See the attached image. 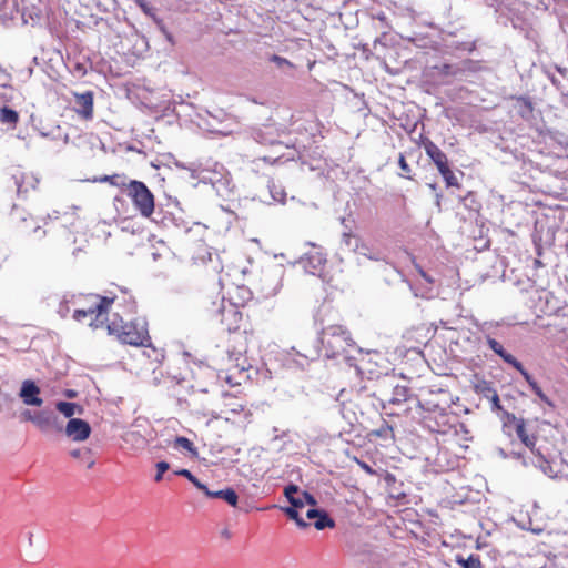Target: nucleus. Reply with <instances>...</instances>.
Instances as JSON below:
<instances>
[{
  "label": "nucleus",
  "mask_w": 568,
  "mask_h": 568,
  "mask_svg": "<svg viewBox=\"0 0 568 568\" xmlns=\"http://www.w3.org/2000/svg\"><path fill=\"white\" fill-rule=\"evenodd\" d=\"M324 355L327 358H335L346 352L347 348H354L359 355L362 349L356 347L349 331L342 325H329L324 327L318 337Z\"/></svg>",
  "instance_id": "1"
},
{
  "label": "nucleus",
  "mask_w": 568,
  "mask_h": 568,
  "mask_svg": "<svg viewBox=\"0 0 568 568\" xmlns=\"http://www.w3.org/2000/svg\"><path fill=\"white\" fill-rule=\"evenodd\" d=\"M106 329L110 335H115L123 344L146 346V342L150 341L145 325L138 321L123 323L122 318L119 322L113 320L106 325Z\"/></svg>",
  "instance_id": "2"
},
{
  "label": "nucleus",
  "mask_w": 568,
  "mask_h": 568,
  "mask_svg": "<svg viewBox=\"0 0 568 568\" xmlns=\"http://www.w3.org/2000/svg\"><path fill=\"white\" fill-rule=\"evenodd\" d=\"M126 195L132 200L134 207L144 217H150L155 207L154 195L146 184L138 180H129Z\"/></svg>",
  "instance_id": "3"
},
{
  "label": "nucleus",
  "mask_w": 568,
  "mask_h": 568,
  "mask_svg": "<svg viewBox=\"0 0 568 568\" xmlns=\"http://www.w3.org/2000/svg\"><path fill=\"white\" fill-rule=\"evenodd\" d=\"M306 245H310L312 250L300 257L298 264L302 265L305 272L315 275L321 272L326 264V253L321 246L313 242H306Z\"/></svg>",
  "instance_id": "4"
},
{
  "label": "nucleus",
  "mask_w": 568,
  "mask_h": 568,
  "mask_svg": "<svg viewBox=\"0 0 568 568\" xmlns=\"http://www.w3.org/2000/svg\"><path fill=\"white\" fill-rule=\"evenodd\" d=\"M40 393L41 389L34 381L26 379L22 382L18 395L24 405L41 407L43 399L40 397Z\"/></svg>",
  "instance_id": "5"
},
{
  "label": "nucleus",
  "mask_w": 568,
  "mask_h": 568,
  "mask_svg": "<svg viewBox=\"0 0 568 568\" xmlns=\"http://www.w3.org/2000/svg\"><path fill=\"white\" fill-rule=\"evenodd\" d=\"M64 433L74 442H83L90 437L91 426L81 418H71L68 420Z\"/></svg>",
  "instance_id": "6"
},
{
  "label": "nucleus",
  "mask_w": 568,
  "mask_h": 568,
  "mask_svg": "<svg viewBox=\"0 0 568 568\" xmlns=\"http://www.w3.org/2000/svg\"><path fill=\"white\" fill-rule=\"evenodd\" d=\"M280 136L281 133L274 124H265L252 131V138L263 145L282 144Z\"/></svg>",
  "instance_id": "7"
},
{
  "label": "nucleus",
  "mask_w": 568,
  "mask_h": 568,
  "mask_svg": "<svg viewBox=\"0 0 568 568\" xmlns=\"http://www.w3.org/2000/svg\"><path fill=\"white\" fill-rule=\"evenodd\" d=\"M90 298L93 300L91 304L97 312V316L89 323V326L98 328L103 325L104 321L100 318L108 313L109 307L113 303L114 298L100 295H90Z\"/></svg>",
  "instance_id": "8"
},
{
  "label": "nucleus",
  "mask_w": 568,
  "mask_h": 568,
  "mask_svg": "<svg viewBox=\"0 0 568 568\" xmlns=\"http://www.w3.org/2000/svg\"><path fill=\"white\" fill-rule=\"evenodd\" d=\"M74 110L83 119L90 120L93 116V93L85 91L84 93L75 94Z\"/></svg>",
  "instance_id": "9"
},
{
  "label": "nucleus",
  "mask_w": 568,
  "mask_h": 568,
  "mask_svg": "<svg viewBox=\"0 0 568 568\" xmlns=\"http://www.w3.org/2000/svg\"><path fill=\"white\" fill-rule=\"evenodd\" d=\"M11 181L17 189L18 196H24L30 189H36L39 182L33 175L23 172L12 175Z\"/></svg>",
  "instance_id": "10"
},
{
  "label": "nucleus",
  "mask_w": 568,
  "mask_h": 568,
  "mask_svg": "<svg viewBox=\"0 0 568 568\" xmlns=\"http://www.w3.org/2000/svg\"><path fill=\"white\" fill-rule=\"evenodd\" d=\"M474 64V61L465 60L460 64L444 63L443 65L437 67V69L442 75L462 78L466 71H475Z\"/></svg>",
  "instance_id": "11"
},
{
  "label": "nucleus",
  "mask_w": 568,
  "mask_h": 568,
  "mask_svg": "<svg viewBox=\"0 0 568 568\" xmlns=\"http://www.w3.org/2000/svg\"><path fill=\"white\" fill-rule=\"evenodd\" d=\"M424 149L438 171L449 165L447 155L433 141L427 140L424 142Z\"/></svg>",
  "instance_id": "12"
},
{
  "label": "nucleus",
  "mask_w": 568,
  "mask_h": 568,
  "mask_svg": "<svg viewBox=\"0 0 568 568\" xmlns=\"http://www.w3.org/2000/svg\"><path fill=\"white\" fill-rule=\"evenodd\" d=\"M513 99L515 100L514 108H515L517 114L523 120H526V121L530 120L534 114V104H532L531 99L529 97H525V95L513 97Z\"/></svg>",
  "instance_id": "13"
},
{
  "label": "nucleus",
  "mask_w": 568,
  "mask_h": 568,
  "mask_svg": "<svg viewBox=\"0 0 568 568\" xmlns=\"http://www.w3.org/2000/svg\"><path fill=\"white\" fill-rule=\"evenodd\" d=\"M530 463L535 467H538L548 477H550V478L557 477V473L554 470L551 464L541 454L539 448L536 450V454H534V458L530 459Z\"/></svg>",
  "instance_id": "14"
},
{
  "label": "nucleus",
  "mask_w": 568,
  "mask_h": 568,
  "mask_svg": "<svg viewBox=\"0 0 568 568\" xmlns=\"http://www.w3.org/2000/svg\"><path fill=\"white\" fill-rule=\"evenodd\" d=\"M516 434L518 436V438L521 440V443L528 447L532 454H536V450L535 449V445H536V440L537 438L535 436H529L526 432V425H525V420L524 419H520L517 422V425H516Z\"/></svg>",
  "instance_id": "15"
},
{
  "label": "nucleus",
  "mask_w": 568,
  "mask_h": 568,
  "mask_svg": "<svg viewBox=\"0 0 568 568\" xmlns=\"http://www.w3.org/2000/svg\"><path fill=\"white\" fill-rule=\"evenodd\" d=\"M210 498L223 499L232 507H236L239 501L236 491L231 487L221 490H214L213 494H210Z\"/></svg>",
  "instance_id": "16"
},
{
  "label": "nucleus",
  "mask_w": 568,
  "mask_h": 568,
  "mask_svg": "<svg viewBox=\"0 0 568 568\" xmlns=\"http://www.w3.org/2000/svg\"><path fill=\"white\" fill-rule=\"evenodd\" d=\"M55 408L59 413L69 419H71L75 413L81 414L83 410L82 407L75 403L62 400L55 404Z\"/></svg>",
  "instance_id": "17"
},
{
  "label": "nucleus",
  "mask_w": 568,
  "mask_h": 568,
  "mask_svg": "<svg viewBox=\"0 0 568 568\" xmlns=\"http://www.w3.org/2000/svg\"><path fill=\"white\" fill-rule=\"evenodd\" d=\"M409 396L410 389L407 386L396 385L388 402L392 405H399L408 400Z\"/></svg>",
  "instance_id": "18"
},
{
  "label": "nucleus",
  "mask_w": 568,
  "mask_h": 568,
  "mask_svg": "<svg viewBox=\"0 0 568 568\" xmlns=\"http://www.w3.org/2000/svg\"><path fill=\"white\" fill-rule=\"evenodd\" d=\"M455 562L462 566V568H483L480 557L475 554L469 555L467 558L457 554L455 556Z\"/></svg>",
  "instance_id": "19"
},
{
  "label": "nucleus",
  "mask_w": 568,
  "mask_h": 568,
  "mask_svg": "<svg viewBox=\"0 0 568 568\" xmlns=\"http://www.w3.org/2000/svg\"><path fill=\"white\" fill-rule=\"evenodd\" d=\"M52 410H39L37 412V417L34 420V425L42 432L47 433L50 430Z\"/></svg>",
  "instance_id": "20"
},
{
  "label": "nucleus",
  "mask_w": 568,
  "mask_h": 568,
  "mask_svg": "<svg viewBox=\"0 0 568 568\" xmlns=\"http://www.w3.org/2000/svg\"><path fill=\"white\" fill-rule=\"evenodd\" d=\"M314 527L317 529V530H323L325 528H333L335 527V521L334 519H332L329 517V515L327 514V511H325L324 509H322L320 511V515L316 516L315 520H314Z\"/></svg>",
  "instance_id": "21"
},
{
  "label": "nucleus",
  "mask_w": 568,
  "mask_h": 568,
  "mask_svg": "<svg viewBox=\"0 0 568 568\" xmlns=\"http://www.w3.org/2000/svg\"><path fill=\"white\" fill-rule=\"evenodd\" d=\"M280 509L291 519V520H294L295 524L300 527V528H306L308 527V523L305 521L301 516H300V513H298V509H295L294 507H291V506H285V507H280Z\"/></svg>",
  "instance_id": "22"
},
{
  "label": "nucleus",
  "mask_w": 568,
  "mask_h": 568,
  "mask_svg": "<svg viewBox=\"0 0 568 568\" xmlns=\"http://www.w3.org/2000/svg\"><path fill=\"white\" fill-rule=\"evenodd\" d=\"M0 120L3 123L16 124L19 120V114L16 110L3 105L0 108Z\"/></svg>",
  "instance_id": "23"
},
{
  "label": "nucleus",
  "mask_w": 568,
  "mask_h": 568,
  "mask_svg": "<svg viewBox=\"0 0 568 568\" xmlns=\"http://www.w3.org/2000/svg\"><path fill=\"white\" fill-rule=\"evenodd\" d=\"M267 187H268L271 197L274 201L280 202V203L285 202L286 193L282 186L276 185L275 182L271 180V181H268Z\"/></svg>",
  "instance_id": "24"
},
{
  "label": "nucleus",
  "mask_w": 568,
  "mask_h": 568,
  "mask_svg": "<svg viewBox=\"0 0 568 568\" xmlns=\"http://www.w3.org/2000/svg\"><path fill=\"white\" fill-rule=\"evenodd\" d=\"M345 229L348 231L343 232L342 242L349 251L356 252L358 250L359 240L352 234L347 225H345Z\"/></svg>",
  "instance_id": "25"
},
{
  "label": "nucleus",
  "mask_w": 568,
  "mask_h": 568,
  "mask_svg": "<svg viewBox=\"0 0 568 568\" xmlns=\"http://www.w3.org/2000/svg\"><path fill=\"white\" fill-rule=\"evenodd\" d=\"M100 182H109L110 184L119 187L128 186V178L124 174L104 175L99 179Z\"/></svg>",
  "instance_id": "26"
},
{
  "label": "nucleus",
  "mask_w": 568,
  "mask_h": 568,
  "mask_svg": "<svg viewBox=\"0 0 568 568\" xmlns=\"http://www.w3.org/2000/svg\"><path fill=\"white\" fill-rule=\"evenodd\" d=\"M174 447H181L189 453H191L192 456H197V448L194 446V444L184 436H176L174 439Z\"/></svg>",
  "instance_id": "27"
},
{
  "label": "nucleus",
  "mask_w": 568,
  "mask_h": 568,
  "mask_svg": "<svg viewBox=\"0 0 568 568\" xmlns=\"http://www.w3.org/2000/svg\"><path fill=\"white\" fill-rule=\"evenodd\" d=\"M372 434L384 439H390L394 437L393 427L386 420H383L382 425L377 429L373 430Z\"/></svg>",
  "instance_id": "28"
},
{
  "label": "nucleus",
  "mask_w": 568,
  "mask_h": 568,
  "mask_svg": "<svg viewBox=\"0 0 568 568\" xmlns=\"http://www.w3.org/2000/svg\"><path fill=\"white\" fill-rule=\"evenodd\" d=\"M339 359V363H344L345 365L349 366V367H354L357 372V374H362V371L361 368L357 366V358L349 354V348L346 349L345 353H343V355H339L337 357Z\"/></svg>",
  "instance_id": "29"
},
{
  "label": "nucleus",
  "mask_w": 568,
  "mask_h": 568,
  "mask_svg": "<svg viewBox=\"0 0 568 568\" xmlns=\"http://www.w3.org/2000/svg\"><path fill=\"white\" fill-rule=\"evenodd\" d=\"M268 61L273 62L280 70L283 71L294 68V64L290 60L277 54H271Z\"/></svg>",
  "instance_id": "30"
},
{
  "label": "nucleus",
  "mask_w": 568,
  "mask_h": 568,
  "mask_svg": "<svg viewBox=\"0 0 568 568\" xmlns=\"http://www.w3.org/2000/svg\"><path fill=\"white\" fill-rule=\"evenodd\" d=\"M438 172L440 173V175L445 180L447 186H457V187H459L458 179L456 178L454 172L450 170L449 165L446 166L445 169L438 171Z\"/></svg>",
  "instance_id": "31"
},
{
  "label": "nucleus",
  "mask_w": 568,
  "mask_h": 568,
  "mask_svg": "<svg viewBox=\"0 0 568 568\" xmlns=\"http://www.w3.org/2000/svg\"><path fill=\"white\" fill-rule=\"evenodd\" d=\"M487 345L489 348L497 354L500 358L504 359V356H507L509 353L503 347V345L496 341L495 338L487 337Z\"/></svg>",
  "instance_id": "32"
},
{
  "label": "nucleus",
  "mask_w": 568,
  "mask_h": 568,
  "mask_svg": "<svg viewBox=\"0 0 568 568\" xmlns=\"http://www.w3.org/2000/svg\"><path fill=\"white\" fill-rule=\"evenodd\" d=\"M93 314L97 315V312L93 308L92 304H90L88 307L85 308H79V310H75L73 312V318L77 321V322H83L84 318H87L88 316H92Z\"/></svg>",
  "instance_id": "33"
},
{
  "label": "nucleus",
  "mask_w": 568,
  "mask_h": 568,
  "mask_svg": "<svg viewBox=\"0 0 568 568\" xmlns=\"http://www.w3.org/2000/svg\"><path fill=\"white\" fill-rule=\"evenodd\" d=\"M155 468H156V474H155L154 480L159 483L163 479L164 473L170 469V464L165 460H161L155 464Z\"/></svg>",
  "instance_id": "34"
},
{
  "label": "nucleus",
  "mask_w": 568,
  "mask_h": 568,
  "mask_svg": "<svg viewBox=\"0 0 568 568\" xmlns=\"http://www.w3.org/2000/svg\"><path fill=\"white\" fill-rule=\"evenodd\" d=\"M505 363L511 365L515 369H517L520 374L526 369L523 364L510 353L507 356H504L503 359Z\"/></svg>",
  "instance_id": "35"
},
{
  "label": "nucleus",
  "mask_w": 568,
  "mask_h": 568,
  "mask_svg": "<svg viewBox=\"0 0 568 568\" xmlns=\"http://www.w3.org/2000/svg\"><path fill=\"white\" fill-rule=\"evenodd\" d=\"M501 419L504 422V426L508 427L511 424L516 426L517 422L520 420L521 418H517L513 413H509L507 410H501Z\"/></svg>",
  "instance_id": "36"
},
{
  "label": "nucleus",
  "mask_w": 568,
  "mask_h": 568,
  "mask_svg": "<svg viewBox=\"0 0 568 568\" xmlns=\"http://www.w3.org/2000/svg\"><path fill=\"white\" fill-rule=\"evenodd\" d=\"M539 398L541 402H544L547 406H549L550 408H555V404L554 402L542 392V389L539 387V385H537L536 387H534L531 389Z\"/></svg>",
  "instance_id": "37"
},
{
  "label": "nucleus",
  "mask_w": 568,
  "mask_h": 568,
  "mask_svg": "<svg viewBox=\"0 0 568 568\" xmlns=\"http://www.w3.org/2000/svg\"><path fill=\"white\" fill-rule=\"evenodd\" d=\"M487 390L493 393V395L490 397L491 410H494V412L495 410H498V412L504 410L501 405H500L499 396L496 393V390L490 388V387H488Z\"/></svg>",
  "instance_id": "38"
},
{
  "label": "nucleus",
  "mask_w": 568,
  "mask_h": 568,
  "mask_svg": "<svg viewBox=\"0 0 568 568\" xmlns=\"http://www.w3.org/2000/svg\"><path fill=\"white\" fill-rule=\"evenodd\" d=\"M398 165L399 168L402 169V171L404 172V174H400L402 176L406 178V179H412L409 176V172L412 171L410 170V166L408 165V163L406 162V159H405V155L403 153L399 154V159H398Z\"/></svg>",
  "instance_id": "39"
},
{
  "label": "nucleus",
  "mask_w": 568,
  "mask_h": 568,
  "mask_svg": "<svg viewBox=\"0 0 568 568\" xmlns=\"http://www.w3.org/2000/svg\"><path fill=\"white\" fill-rule=\"evenodd\" d=\"M10 89L11 87L7 83H2L0 85V103H8L11 101L12 97L7 92Z\"/></svg>",
  "instance_id": "40"
},
{
  "label": "nucleus",
  "mask_w": 568,
  "mask_h": 568,
  "mask_svg": "<svg viewBox=\"0 0 568 568\" xmlns=\"http://www.w3.org/2000/svg\"><path fill=\"white\" fill-rule=\"evenodd\" d=\"M300 491V487L295 484H288L285 488H284V495L285 497L287 498V500H291L293 498H295V495Z\"/></svg>",
  "instance_id": "41"
},
{
  "label": "nucleus",
  "mask_w": 568,
  "mask_h": 568,
  "mask_svg": "<svg viewBox=\"0 0 568 568\" xmlns=\"http://www.w3.org/2000/svg\"><path fill=\"white\" fill-rule=\"evenodd\" d=\"M139 6V8L149 17H151L153 19V17H158L155 13H154V9L152 7L149 6V3L145 1V0H141L136 3Z\"/></svg>",
  "instance_id": "42"
},
{
  "label": "nucleus",
  "mask_w": 568,
  "mask_h": 568,
  "mask_svg": "<svg viewBox=\"0 0 568 568\" xmlns=\"http://www.w3.org/2000/svg\"><path fill=\"white\" fill-rule=\"evenodd\" d=\"M174 475L184 477L192 484H194L197 480V478L189 469L185 468L175 470Z\"/></svg>",
  "instance_id": "43"
},
{
  "label": "nucleus",
  "mask_w": 568,
  "mask_h": 568,
  "mask_svg": "<svg viewBox=\"0 0 568 568\" xmlns=\"http://www.w3.org/2000/svg\"><path fill=\"white\" fill-rule=\"evenodd\" d=\"M50 429H54L57 432H62L64 429L61 419L53 412L51 416Z\"/></svg>",
  "instance_id": "44"
},
{
  "label": "nucleus",
  "mask_w": 568,
  "mask_h": 568,
  "mask_svg": "<svg viewBox=\"0 0 568 568\" xmlns=\"http://www.w3.org/2000/svg\"><path fill=\"white\" fill-rule=\"evenodd\" d=\"M20 417H21V419L23 422H31L32 424H34V420H36V417H37V412L32 413L30 409H24L21 413Z\"/></svg>",
  "instance_id": "45"
},
{
  "label": "nucleus",
  "mask_w": 568,
  "mask_h": 568,
  "mask_svg": "<svg viewBox=\"0 0 568 568\" xmlns=\"http://www.w3.org/2000/svg\"><path fill=\"white\" fill-rule=\"evenodd\" d=\"M302 499L304 501V505L307 504L310 506H316L317 505V500L316 498L310 494L308 491H303L302 493Z\"/></svg>",
  "instance_id": "46"
},
{
  "label": "nucleus",
  "mask_w": 568,
  "mask_h": 568,
  "mask_svg": "<svg viewBox=\"0 0 568 568\" xmlns=\"http://www.w3.org/2000/svg\"><path fill=\"white\" fill-rule=\"evenodd\" d=\"M521 375L525 378V381L528 383V385L530 386L531 389L538 385V383L534 379V377L528 373L527 369H525L521 373Z\"/></svg>",
  "instance_id": "47"
},
{
  "label": "nucleus",
  "mask_w": 568,
  "mask_h": 568,
  "mask_svg": "<svg viewBox=\"0 0 568 568\" xmlns=\"http://www.w3.org/2000/svg\"><path fill=\"white\" fill-rule=\"evenodd\" d=\"M521 375L525 378V381L528 383V385L530 386L531 389L538 385V383L534 379V377L528 373L527 369H525L521 373Z\"/></svg>",
  "instance_id": "48"
},
{
  "label": "nucleus",
  "mask_w": 568,
  "mask_h": 568,
  "mask_svg": "<svg viewBox=\"0 0 568 568\" xmlns=\"http://www.w3.org/2000/svg\"><path fill=\"white\" fill-rule=\"evenodd\" d=\"M197 489L202 490L206 497L210 498V494H213V490H210L206 485L201 483L199 479L193 484Z\"/></svg>",
  "instance_id": "49"
},
{
  "label": "nucleus",
  "mask_w": 568,
  "mask_h": 568,
  "mask_svg": "<svg viewBox=\"0 0 568 568\" xmlns=\"http://www.w3.org/2000/svg\"><path fill=\"white\" fill-rule=\"evenodd\" d=\"M288 503L291 504L290 505L291 507H294L295 509H298V510L304 507L303 499L298 498V497H295V498L288 500Z\"/></svg>",
  "instance_id": "50"
},
{
  "label": "nucleus",
  "mask_w": 568,
  "mask_h": 568,
  "mask_svg": "<svg viewBox=\"0 0 568 568\" xmlns=\"http://www.w3.org/2000/svg\"><path fill=\"white\" fill-rule=\"evenodd\" d=\"M153 21L156 24L158 29L162 32H166V27L164 24V21L159 17H153Z\"/></svg>",
  "instance_id": "51"
},
{
  "label": "nucleus",
  "mask_w": 568,
  "mask_h": 568,
  "mask_svg": "<svg viewBox=\"0 0 568 568\" xmlns=\"http://www.w3.org/2000/svg\"><path fill=\"white\" fill-rule=\"evenodd\" d=\"M58 313L60 314L61 317H67V315L69 313V307L67 305V302H61L60 303Z\"/></svg>",
  "instance_id": "52"
},
{
  "label": "nucleus",
  "mask_w": 568,
  "mask_h": 568,
  "mask_svg": "<svg viewBox=\"0 0 568 568\" xmlns=\"http://www.w3.org/2000/svg\"><path fill=\"white\" fill-rule=\"evenodd\" d=\"M321 510H322V509H318V508H311V509H308V510L306 511V518H307V519H314V520H315L316 516H318V515H320V511H321Z\"/></svg>",
  "instance_id": "53"
},
{
  "label": "nucleus",
  "mask_w": 568,
  "mask_h": 568,
  "mask_svg": "<svg viewBox=\"0 0 568 568\" xmlns=\"http://www.w3.org/2000/svg\"><path fill=\"white\" fill-rule=\"evenodd\" d=\"M162 34L165 37V39L171 43V44H174V39H173V36L172 33L166 30V32H162Z\"/></svg>",
  "instance_id": "54"
},
{
  "label": "nucleus",
  "mask_w": 568,
  "mask_h": 568,
  "mask_svg": "<svg viewBox=\"0 0 568 568\" xmlns=\"http://www.w3.org/2000/svg\"><path fill=\"white\" fill-rule=\"evenodd\" d=\"M162 34L165 37V39L171 43V44H174V39H173V36L172 33L166 30V32H162Z\"/></svg>",
  "instance_id": "55"
},
{
  "label": "nucleus",
  "mask_w": 568,
  "mask_h": 568,
  "mask_svg": "<svg viewBox=\"0 0 568 568\" xmlns=\"http://www.w3.org/2000/svg\"><path fill=\"white\" fill-rule=\"evenodd\" d=\"M11 216H12V219H14V217L17 216V217H19L21 221H26V217H24V216H22V214H19V213L17 212V207H16V206H13V211L11 212Z\"/></svg>",
  "instance_id": "56"
},
{
  "label": "nucleus",
  "mask_w": 568,
  "mask_h": 568,
  "mask_svg": "<svg viewBox=\"0 0 568 568\" xmlns=\"http://www.w3.org/2000/svg\"><path fill=\"white\" fill-rule=\"evenodd\" d=\"M64 395L68 397V398H74L77 396V392L73 390V389H67Z\"/></svg>",
  "instance_id": "57"
},
{
  "label": "nucleus",
  "mask_w": 568,
  "mask_h": 568,
  "mask_svg": "<svg viewBox=\"0 0 568 568\" xmlns=\"http://www.w3.org/2000/svg\"><path fill=\"white\" fill-rule=\"evenodd\" d=\"M70 455L73 458H79L81 456V450L80 449H73V450H71Z\"/></svg>",
  "instance_id": "58"
},
{
  "label": "nucleus",
  "mask_w": 568,
  "mask_h": 568,
  "mask_svg": "<svg viewBox=\"0 0 568 568\" xmlns=\"http://www.w3.org/2000/svg\"><path fill=\"white\" fill-rule=\"evenodd\" d=\"M515 456H516V458H523V464H524L525 466H527V465H528V462L526 460V458H525L520 453H517Z\"/></svg>",
  "instance_id": "59"
},
{
  "label": "nucleus",
  "mask_w": 568,
  "mask_h": 568,
  "mask_svg": "<svg viewBox=\"0 0 568 568\" xmlns=\"http://www.w3.org/2000/svg\"><path fill=\"white\" fill-rule=\"evenodd\" d=\"M59 217V212L58 211H53L52 214H48V219H58Z\"/></svg>",
  "instance_id": "60"
},
{
  "label": "nucleus",
  "mask_w": 568,
  "mask_h": 568,
  "mask_svg": "<svg viewBox=\"0 0 568 568\" xmlns=\"http://www.w3.org/2000/svg\"><path fill=\"white\" fill-rule=\"evenodd\" d=\"M222 536H223V537H225V538H230V537H231V534H230V531H229L227 529H224V530L222 531Z\"/></svg>",
  "instance_id": "61"
},
{
  "label": "nucleus",
  "mask_w": 568,
  "mask_h": 568,
  "mask_svg": "<svg viewBox=\"0 0 568 568\" xmlns=\"http://www.w3.org/2000/svg\"><path fill=\"white\" fill-rule=\"evenodd\" d=\"M32 537H33V534L29 532L28 540H29L30 546H32Z\"/></svg>",
  "instance_id": "62"
},
{
  "label": "nucleus",
  "mask_w": 568,
  "mask_h": 568,
  "mask_svg": "<svg viewBox=\"0 0 568 568\" xmlns=\"http://www.w3.org/2000/svg\"><path fill=\"white\" fill-rule=\"evenodd\" d=\"M236 366L240 367L241 371H244L245 369V366L244 365H240L236 363Z\"/></svg>",
  "instance_id": "63"
},
{
  "label": "nucleus",
  "mask_w": 568,
  "mask_h": 568,
  "mask_svg": "<svg viewBox=\"0 0 568 568\" xmlns=\"http://www.w3.org/2000/svg\"><path fill=\"white\" fill-rule=\"evenodd\" d=\"M378 19H379V20H385V14H384V13L379 14V16H378Z\"/></svg>",
  "instance_id": "64"
}]
</instances>
